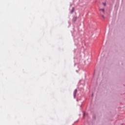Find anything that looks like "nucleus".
<instances>
[{
    "label": "nucleus",
    "instance_id": "39448f33",
    "mask_svg": "<svg viewBox=\"0 0 125 125\" xmlns=\"http://www.w3.org/2000/svg\"><path fill=\"white\" fill-rule=\"evenodd\" d=\"M77 20V18H75V21L74 22H75V21Z\"/></svg>",
    "mask_w": 125,
    "mask_h": 125
},
{
    "label": "nucleus",
    "instance_id": "f257e3e1",
    "mask_svg": "<svg viewBox=\"0 0 125 125\" xmlns=\"http://www.w3.org/2000/svg\"><path fill=\"white\" fill-rule=\"evenodd\" d=\"M77 91H78L77 89H76L74 91V97H76V94H77Z\"/></svg>",
    "mask_w": 125,
    "mask_h": 125
},
{
    "label": "nucleus",
    "instance_id": "20e7f679",
    "mask_svg": "<svg viewBox=\"0 0 125 125\" xmlns=\"http://www.w3.org/2000/svg\"><path fill=\"white\" fill-rule=\"evenodd\" d=\"M103 5H104V6H106V3H103Z\"/></svg>",
    "mask_w": 125,
    "mask_h": 125
},
{
    "label": "nucleus",
    "instance_id": "423d86ee",
    "mask_svg": "<svg viewBox=\"0 0 125 125\" xmlns=\"http://www.w3.org/2000/svg\"><path fill=\"white\" fill-rule=\"evenodd\" d=\"M102 17H103V18H104V16L102 15Z\"/></svg>",
    "mask_w": 125,
    "mask_h": 125
},
{
    "label": "nucleus",
    "instance_id": "7ed1b4c3",
    "mask_svg": "<svg viewBox=\"0 0 125 125\" xmlns=\"http://www.w3.org/2000/svg\"><path fill=\"white\" fill-rule=\"evenodd\" d=\"M74 12V8H72V10L71 11V13H73Z\"/></svg>",
    "mask_w": 125,
    "mask_h": 125
},
{
    "label": "nucleus",
    "instance_id": "f03ea898",
    "mask_svg": "<svg viewBox=\"0 0 125 125\" xmlns=\"http://www.w3.org/2000/svg\"><path fill=\"white\" fill-rule=\"evenodd\" d=\"M100 10L101 11H103V13H104V11H105V10H104V9H100Z\"/></svg>",
    "mask_w": 125,
    "mask_h": 125
}]
</instances>
